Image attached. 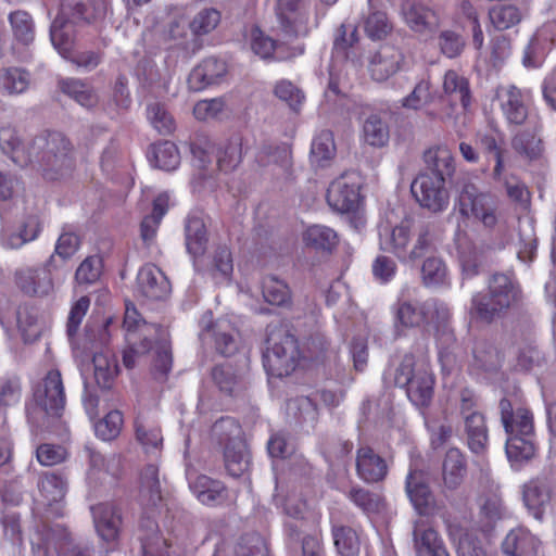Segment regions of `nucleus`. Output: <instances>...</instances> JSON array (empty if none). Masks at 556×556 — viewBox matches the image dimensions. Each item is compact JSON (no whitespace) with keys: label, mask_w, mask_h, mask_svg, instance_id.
<instances>
[{"label":"nucleus","mask_w":556,"mask_h":556,"mask_svg":"<svg viewBox=\"0 0 556 556\" xmlns=\"http://www.w3.org/2000/svg\"><path fill=\"white\" fill-rule=\"evenodd\" d=\"M38 488L48 504L58 503L65 496L67 480L56 472H47L41 476Z\"/></svg>","instance_id":"obj_51"},{"label":"nucleus","mask_w":556,"mask_h":556,"mask_svg":"<svg viewBox=\"0 0 556 556\" xmlns=\"http://www.w3.org/2000/svg\"><path fill=\"white\" fill-rule=\"evenodd\" d=\"M357 476L367 483L382 481L388 475L386 460L369 446H361L356 452Z\"/></svg>","instance_id":"obj_22"},{"label":"nucleus","mask_w":556,"mask_h":556,"mask_svg":"<svg viewBox=\"0 0 556 556\" xmlns=\"http://www.w3.org/2000/svg\"><path fill=\"white\" fill-rule=\"evenodd\" d=\"M186 247L188 252L195 256L203 255L207 245L205 224L198 216H189L185 226Z\"/></svg>","instance_id":"obj_39"},{"label":"nucleus","mask_w":556,"mask_h":556,"mask_svg":"<svg viewBox=\"0 0 556 556\" xmlns=\"http://www.w3.org/2000/svg\"><path fill=\"white\" fill-rule=\"evenodd\" d=\"M456 556H489L482 540L472 531H460L458 536L451 533Z\"/></svg>","instance_id":"obj_55"},{"label":"nucleus","mask_w":556,"mask_h":556,"mask_svg":"<svg viewBox=\"0 0 556 556\" xmlns=\"http://www.w3.org/2000/svg\"><path fill=\"white\" fill-rule=\"evenodd\" d=\"M167 208L168 197L166 194L156 197L153 201L152 213L147 215L140 224V237L146 244H150L154 240L159 225Z\"/></svg>","instance_id":"obj_43"},{"label":"nucleus","mask_w":556,"mask_h":556,"mask_svg":"<svg viewBox=\"0 0 556 556\" xmlns=\"http://www.w3.org/2000/svg\"><path fill=\"white\" fill-rule=\"evenodd\" d=\"M243 159V137L233 134L218 143L216 148V163L219 170L230 173L235 170Z\"/></svg>","instance_id":"obj_28"},{"label":"nucleus","mask_w":556,"mask_h":556,"mask_svg":"<svg viewBox=\"0 0 556 556\" xmlns=\"http://www.w3.org/2000/svg\"><path fill=\"white\" fill-rule=\"evenodd\" d=\"M498 489V485L491 481L477 500L479 509L478 521L481 530L484 532L492 530L496 522L502 520L506 514Z\"/></svg>","instance_id":"obj_13"},{"label":"nucleus","mask_w":556,"mask_h":556,"mask_svg":"<svg viewBox=\"0 0 556 556\" xmlns=\"http://www.w3.org/2000/svg\"><path fill=\"white\" fill-rule=\"evenodd\" d=\"M501 420L508 437L533 434L532 414L523 407H514L508 399L500 401Z\"/></svg>","instance_id":"obj_20"},{"label":"nucleus","mask_w":556,"mask_h":556,"mask_svg":"<svg viewBox=\"0 0 556 556\" xmlns=\"http://www.w3.org/2000/svg\"><path fill=\"white\" fill-rule=\"evenodd\" d=\"M139 498L146 507H154L162 500L159 468L155 465H147L140 473Z\"/></svg>","instance_id":"obj_34"},{"label":"nucleus","mask_w":556,"mask_h":556,"mask_svg":"<svg viewBox=\"0 0 556 556\" xmlns=\"http://www.w3.org/2000/svg\"><path fill=\"white\" fill-rule=\"evenodd\" d=\"M394 384L406 389V394L415 406L424 408L430 405L434 378L427 366L416 364L414 355H404L395 369Z\"/></svg>","instance_id":"obj_5"},{"label":"nucleus","mask_w":556,"mask_h":556,"mask_svg":"<svg viewBox=\"0 0 556 556\" xmlns=\"http://www.w3.org/2000/svg\"><path fill=\"white\" fill-rule=\"evenodd\" d=\"M219 22L220 12L213 8H205L201 10L193 20L189 22L192 53H195L201 48L198 37L210 34L217 27Z\"/></svg>","instance_id":"obj_37"},{"label":"nucleus","mask_w":556,"mask_h":556,"mask_svg":"<svg viewBox=\"0 0 556 556\" xmlns=\"http://www.w3.org/2000/svg\"><path fill=\"white\" fill-rule=\"evenodd\" d=\"M359 189V176L356 173H345L330 184L327 201L338 212L355 211L361 202Z\"/></svg>","instance_id":"obj_8"},{"label":"nucleus","mask_w":556,"mask_h":556,"mask_svg":"<svg viewBox=\"0 0 556 556\" xmlns=\"http://www.w3.org/2000/svg\"><path fill=\"white\" fill-rule=\"evenodd\" d=\"M53 263V255L49 261L36 268H23L16 271L15 280L17 287L26 294L47 295L53 290V280L50 266Z\"/></svg>","instance_id":"obj_16"},{"label":"nucleus","mask_w":556,"mask_h":556,"mask_svg":"<svg viewBox=\"0 0 556 556\" xmlns=\"http://www.w3.org/2000/svg\"><path fill=\"white\" fill-rule=\"evenodd\" d=\"M190 488L197 498L205 505H217L227 498L225 485L204 475L198 476Z\"/></svg>","instance_id":"obj_33"},{"label":"nucleus","mask_w":556,"mask_h":556,"mask_svg":"<svg viewBox=\"0 0 556 556\" xmlns=\"http://www.w3.org/2000/svg\"><path fill=\"white\" fill-rule=\"evenodd\" d=\"M89 469L88 480L94 483H104L106 478L111 479V483L117 482L123 473L122 457L118 454L102 455L100 452L92 447H86Z\"/></svg>","instance_id":"obj_14"},{"label":"nucleus","mask_w":556,"mask_h":556,"mask_svg":"<svg viewBox=\"0 0 556 556\" xmlns=\"http://www.w3.org/2000/svg\"><path fill=\"white\" fill-rule=\"evenodd\" d=\"M138 287L142 295L150 300H163L170 292V283L165 274L155 265H144L138 273Z\"/></svg>","instance_id":"obj_21"},{"label":"nucleus","mask_w":556,"mask_h":556,"mask_svg":"<svg viewBox=\"0 0 556 556\" xmlns=\"http://www.w3.org/2000/svg\"><path fill=\"white\" fill-rule=\"evenodd\" d=\"M304 356L295 336L282 325L269 326L267 349L263 354V364L267 374L282 378L291 375Z\"/></svg>","instance_id":"obj_4"},{"label":"nucleus","mask_w":556,"mask_h":556,"mask_svg":"<svg viewBox=\"0 0 556 556\" xmlns=\"http://www.w3.org/2000/svg\"><path fill=\"white\" fill-rule=\"evenodd\" d=\"M538 539L523 528L513 529L507 533L502 552L506 556H526L536 549Z\"/></svg>","instance_id":"obj_32"},{"label":"nucleus","mask_w":556,"mask_h":556,"mask_svg":"<svg viewBox=\"0 0 556 556\" xmlns=\"http://www.w3.org/2000/svg\"><path fill=\"white\" fill-rule=\"evenodd\" d=\"M224 462L227 472L236 478L249 469L250 457L244 440L240 441V445L232 444L224 450Z\"/></svg>","instance_id":"obj_47"},{"label":"nucleus","mask_w":556,"mask_h":556,"mask_svg":"<svg viewBox=\"0 0 556 556\" xmlns=\"http://www.w3.org/2000/svg\"><path fill=\"white\" fill-rule=\"evenodd\" d=\"M336 154L333 134L330 130L320 131L312 142L311 157L314 163L324 166Z\"/></svg>","instance_id":"obj_59"},{"label":"nucleus","mask_w":556,"mask_h":556,"mask_svg":"<svg viewBox=\"0 0 556 556\" xmlns=\"http://www.w3.org/2000/svg\"><path fill=\"white\" fill-rule=\"evenodd\" d=\"M102 260L98 255L86 257L75 273V280L79 286L96 283L102 274Z\"/></svg>","instance_id":"obj_62"},{"label":"nucleus","mask_w":556,"mask_h":556,"mask_svg":"<svg viewBox=\"0 0 556 556\" xmlns=\"http://www.w3.org/2000/svg\"><path fill=\"white\" fill-rule=\"evenodd\" d=\"M497 98L501 110L510 125L525 123L528 117V106L520 89L515 86L501 87L497 89Z\"/></svg>","instance_id":"obj_24"},{"label":"nucleus","mask_w":556,"mask_h":556,"mask_svg":"<svg viewBox=\"0 0 556 556\" xmlns=\"http://www.w3.org/2000/svg\"><path fill=\"white\" fill-rule=\"evenodd\" d=\"M457 192L456 205L464 217H475L486 228L496 226L497 203L494 197L479 191L478 187L467 179L458 182Z\"/></svg>","instance_id":"obj_6"},{"label":"nucleus","mask_w":556,"mask_h":556,"mask_svg":"<svg viewBox=\"0 0 556 556\" xmlns=\"http://www.w3.org/2000/svg\"><path fill=\"white\" fill-rule=\"evenodd\" d=\"M34 399L37 406L47 415L59 417L65 406V392L61 372L50 370L36 388Z\"/></svg>","instance_id":"obj_9"},{"label":"nucleus","mask_w":556,"mask_h":556,"mask_svg":"<svg viewBox=\"0 0 556 556\" xmlns=\"http://www.w3.org/2000/svg\"><path fill=\"white\" fill-rule=\"evenodd\" d=\"M202 336L214 339L217 352L224 356H230L238 349L233 329L227 320H218L203 326Z\"/></svg>","instance_id":"obj_31"},{"label":"nucleus","mask_w":556,"mask_h":556,"mask_svg":"<svg viewBox=\"0 0 556 556\" xmlns=\"http://www.w3.org/2000/svg\"><path fill=\"white\" fill-rule=\"evenodd\" d=\"M152 162L155 167L174 170L180 163L177 147L170 141H163L152 147Z\"/></svg>","instance_id":"obj_56"},{"label":"nucleus","mask_w":556,"mask_h":556,"mask_svg":"<svg viewBox=\"0 0 556 556\" xmlns=\"http://www.w3.org/2000/svg\"><path fill=\"white\" fill-rule=\"evenodd\" d=\"M521 299L522 292L517 280L510 275L495 273L490 276L486 288L472 295L469 315L477 323L491 325L504 318Z\"/></svg>","instance_id":"obj_2"},{"label":"nucleus","mask_w":556,"mask_h":556,"mask_svg":"<svg viewBox=\"0 0 556 556\" xmlns=\"http://www.w3.org/2000/svg\"><path fill=\"white\" fill-rule=\"evenodd\" d=\"M93 18L91 0H61L60 12L50 27V38L63 58L72 55L77 26L89 24Z\"/></svg>","instance_id":"obj_3"},{"label":"nucleus","mask_w":556,"mask_h":556,"mask_svg":"<svg viewBox=\"0 0 556 556\" xmlns=\"http://www.w3.org/2000/svg\"><path fill=\"white\" fill-rule=\"evenodd\" d=\"M417 556H451L439 532L425 521H416L413 530Z\"/></svg>","instance_id":"obj_18"},{"label":"nucleus","mask_w":556,"mask_h":556,"mask_svg":"<svg viewBox=\"0 0 556 556\" xmlns=\"http://www.w3.org/2000/svg\"><path fill=\"white\" fill-rule=\"evenodd\" d=\"M445 181L429 173H421L413 180L410 191L421 207L432 213H441L447 208L450 202Z\"/></svg>","instance_id":"obj_7"},{"label":"nucleus","mask_w":556,"mask_h":556,"mask_svg":"<svg viewBox=\"0 0 556 556\" xmlns=\"http://www.w3.org/2000/svg\"><path fill=\"white\" fill-rule=\"evenodd\" d=\"M447 267L439 256H428L421 264L420 277L424 286L437 287L446 282Z\"/></svg>","instance_id":"obj_53"},{"label":"nucleus","mask_w":556,"mask_h":556,"mask_svg":"<svg viewBox=\"0 0 556 556\" xmlns=\"http://www.w3.org/2000/svg\"><path fill=\"white\" fill-rule=\"evenodd\" d=\"M236 556H267L268 548L264 538L256 533H247L241 536L235 548Z\"/></svg>","instance_id":"obj_63"},{"label":"nucleus","mask_w":556,"mask_h":556,"mask_svg":"<svg viewBox=\"0 0 556 556\" xmlns=\"http://www.w3.org/2000/svg\"><path fill=\"white\" fill-rule=\"evenodd\" d=\"M226 63L216 58H207L197 65L188 77L190 89L200 91L217 84L226 74Z\"/></svg>","instance_id":"obj_25"},{"label":"nucleus","mask_w":556,"mask_h":556,"mask_svg":"<svg viewBox=\"0 0 556 556\" xmlns=\"http://www.w3.org/2000/svg\"><path fill=\"white\" fill-rule=\"evenodd\" d=\"M148 118L161 135H169L175 130V121L164 104L151 103L148 109Z\"/></svg>","instance_id":"obj_64"},{"label":"nucleus","mask_w":556,"mask_h":556,"mask_svg":"<svg viewBox=\"0 0 556 556\" xmlns=\"http://www.w3.org/2000/svg\"><path fill=\"white\" fill-rule=\"evenodd\" d=\"M427 172L433 177L451 178L455 172L454 156L447 147H434L424 153Z\"/></svg>","instance_id":"obj_29"},{"label":"nucleus","mask_w":556,"mask_h":556,"mask_svg":"<svg viewBox=\"0 0 556 556\" xmlns=\"http://www.w3.org/2000/svg\"><path fill=\"white\" fill-rule=\"evenodd\" d=\"M396 321L406 328L418 327L425 321L424 302L413 304L406 300H400L395 305Z\"/></svg>","instance_id":"obj_57"},{"label":"nucleus","mask_w":556,"mask_h":556,"mask_svg":"<svg viewBox=\"0 0 556 556\" xmlns=\"http://www.w3.org/2000/svg\"><path fill=\"white\" fill-rule=\"evenodd\" d=\"M401 14L415 33H432L440 26L437 11L418 0H404L401 3Z\"/></svg>","instance_id":"obj_15"},{"label":"nucleus","mask_w":556,"mask_h":556,"mask_svg":"<svg viewBox=\"0 0 556 556\" xmlns=\"http://www.w3.org/2000/svg\"><path fill=\"white\" fill-rule=\"evenodd\" d=\"M211 440L224 450L232 444L240 445L242 429L235 418L222 417L212 426Z\"/></svg>","instance_id":"obj_36"},{"label":"nucleus","mask_w":556,"mask_h":556,"mask_svg":"<svg viewBox=\"0 0 556 556\" xmlns=\"http://www.w3.org/2000/svg\"><path fill=\"white\" fill-rule=\"evenodd\" d=\"M96 383L102 389H110L118 372L115 357L108 351L97 352L92 358Z\"/></svg>","instance_id":"obj_40"},{"label":"nucleus","mask_w":556,"mask_h":556,"mask_svg":"<svg viewBox=\"0 0 556 556\" xmlns=\"http://www.w3.org/2000/svg\"><path fill=\"white\" fill-rule=\"evenodd\" d=\"M410 241V229L408 224L401 223L390 228L384 226L379 231L380 249L394 254L401 261H406L407 247Z\"/></svg>","instance_id":"obj_26"},{"label":"nucleus","mask_w":556,"mask_h":556,"mask_svg":"<svg viewBox=\"0 0 556 556\" xmlns=\"http://www.w3.org/2000/svg\"><path fill=\"white\" fill-rule=\"evenodd\" d=\"M70 541V534L61 525L50 526L40 520L30 538L34 556H49L52 551L61 553Z\"/></svg>","instance_id":"obj_11"},{"label":"nucleus","mask_w":556,"mask_h":556,"mask_svg":"<svg viewBox=\"0 0 556 556\" xmlns=\"http://www.w3.org/2000/svg\"><path fill=\"white\" fill-rule=\"evenodd\" d=\"M435 250L432 226L424 224L419 227L413 248L406 252V261L416 262Z\"/></svg>","instance_id":"obj_60"},{"label":"nucleus","mask_w":556,"mask_h":556,"mask_svg":"<svg viewBox=\"0 0 556 556\" xmlns=\"http://www.w3.org/2000/svg\"><path fill=\"white\" fill-rule=\"evenodd\" d=\"M303 241L315 250L331 251L339 242L337 232L323 225L309 226L303 233Z\"/></svg>","instance_id":"obj_46"},{"label":"nucleus","mask_w":556,"mask_h":556,"mask_svg":"<svg viewBox=\"0 0 556 556\" xmlns=\"http://www.w3.org/2000/svg\"><path fill=\"white\" fill-rule=\"evenodd\" d=\"M506 454L511 462L531 459L535 454L533 434L508 437L506 441Z\"/></svg>","instance_id":"obj_54"},{"label":"nucleus","mask_w":556,"mask_h":556,"mask_svg":"<svg viewBox=\"0 0 556 556\" xmlns=\"http://www.w3.org/2000/svg\"><path fill=\"white\" fill-rule=\"evenodd\" d=\"M262 292L264 300L270 305L285 307L291 303L289 286L276 276L269 275L264 277Z\"/></svg>","instance_id":"obj_45"},{"label":"nucleus","mask_w":556,"mask_h":556,"mask_svg":"<svg viewBox=\"0 0 556 556\" xmlns=\"http://www.w3.org/2000/svg\"><path fill=\"white\" fill-rule=\"evenodd\" d=\"M136 439L147 452L159 450L163 442L160 427L153 421L138 417L135 421Z\"/></svg>","instance_id":"obj_50"},{"label":"nucleus","mask_w":556,"mask_h":556,"mask_svg":"<svg viewBox=\"0 0 556 556\" xmlns=\"http://www.w3.org/2000/svg\"><path fill=\"white\" fill-rule=\"evenodd\" d=\"M332 536L339 556L359 555V539L354 529L348 526H333Z\"/></svg>","instance_id":"obj_52"},{"label":"nucleus","mask_w":556,"mask_h":556,"mask_svg":"<svg viewBox=\"0 0 556 556\" xmlns=\"http://www.w3.org/2000/svg\"><path fill=\"white\" fill-rule=\"evenodd\" d=\"M276 14L286 35L299 37L309 33L308 14L301 0H277Z\"/></svg>","instance_id":"obj_12"},{"label":"nucleus","mask_w":556,"mask_h":556,"mask_svg":"<svg viewBox=\"0 0 556 556\" xmlns=\"http://www.w3.org/2000/svg\"><path fill=\"white\" fill-rule=\"evenodd\" d=\"M405 492L413 507L420 516L431 515L435 509V497L429 486L428 475L410 468L405 480Z\"/></svg>","instance_id":"obj_10"},{"label":"nucleus","mask_w":556,"mask_h":556,"mask_svg":"<svg viewBox=\"0 0 556 556\" xmlns=\"http://www.w3.org/2000/svg\"><path fill=\"white\" fill-rule=\"evenodd\" d=\"M92 515L99 535L108 542L115 540L122 523L118 509L111 504L102 503L92 507Z\"/></svg>","instance_id":"obj_27"},{"label":"nucleus","mask_w":556,"mask_h":556,"mask_svg":"<svg viewBox=\"0 0 556 556\" xmlns=\"http://www.w3.org/2000/svg\"><path fill=\"white\" fill-rule=\"evenodd\" d=\"M443 92L451 101H459L464 109L468 108L471 100L469 81L456 71L450 70L443 78Z\"/></svg>","instance_id":"obj_42"},{"label":"nucleus","mask_w":556,"mask_h":556,"mask_svg":"<svg viewBox=\"0 0 556 556\" xmlns=\"http://www.w3.org/2000/svg\"><path fill=\"white\" fill-rule=\"evenodd\" d=\"M489 18L493 27L502 31L518 25L522 12L514 4H497L489 10Z\"/></svg>","instance_id":"obj_49"},{"label":"nucleus","mask_w":556,"mask_h":556,"mask_svg":"<svg viewBox=\"0 0 556 556\" xmlns=\"http://www.w3.org/2000/svg\"><path fill=\"white\" fill-rule=\"evenodd\" d=\"M9 22L14 38L13 50L16 45L27 47L34 41L35 25L31 16L26 11L17 10L10 13Z\"/></svg>","instance_id":"obj_38"},{"label":"nucleus","mask_w":556,"mask_h":556,"mask_svg":"<svg viewBox=\"0 0 556 556\" xmlns=\"http://www.w3.org/2000/svg\"><path fill=\"white\" fill-rule=\"evenodd\" d=\"M0 148L20 167L36 165L48 180L63 177L74 166V147L59 131L41 132L24 142L14 127L3 126L0 128Z\"/></svg>","instance_id":"obj_1"},{"label":"nucleus","mask_w":556,"mask_h":556,"mask_svg":"<svg viewBox=\"0 0 556 556\" xmlns=\"http://www.w3.org/2000/svg\"><path fill=\"white\" fill-rule=\"evenodd\" d=\"M467 473V464L464 454L456 447L450 448L442 464V479L444 486L456 490L463 483Z\"/></svg>","instance_id":"obj_30"},{"label":"nucleus","mask_w":556,"mask_h":556,"mask_svg":"<svg viewBox=\"0 0 556 556\" xmlns=\"http://www.w3.org/2000/svg\"><path fill=\"white\" fill-rule=\"evenodd\" d=\"M403 53L392 45L381 46L369 59L368 70L376 81H386L397 73L403 64Z\"/></svg>","instance_id":"obj_17"},{"label":"nucleus","mask_w":556,"mask_h":556,"mask_svg":"<svg viewBox=\"0 0 556 556\" xmlns=\"http://www.w3.org/2000/svg\"><path fill=\"white\" fill-rule=\"evenodd\" d=\"M425 321L422 323L432 328L438 340L448 343L453 340V330L450 326L451 312L445 303L430 298L424 301Z\"/></svg>","instance_id":"obj_19"},{"label":"nucleus","mask_w":556,"mask_h":556,"mask_svg":"<svg viewBox=\"0 0 556 556\" xmlns=\"http://www.w3.org/2000/svg\"><path fill=\"white\" fill-rule=\"evenodd\" d=\"M61 90L73 98L80 105L86 108H92L97 103V97L92 89L79 79H64L60 81Z\"/></svg>","instance_id":"obj_58"},{"label":"nucleus","mask_w":556,"mask_h":556,"mask_svg":"<svg viewBox=\"0 0 556 556\" xmlns=\"http://www.w3.org/2000/svg\"><path fill=\"white\" fill-rule=\"evenodd\" d=\"M349 500L366 515L379 514L384 509L386 502L381 494L361 485H353L346 493Z\"/></svg>","instance_id":"obj_41"},{"label":"nucleus","mask_w":556,"mask_h":556,"mask_svg":"<svg viewBox=\"0 0 556 556\" xmlns=\"http://www.w3.org/2000/svg\"><path fill=\"white\" fill-rule=\"evenodd\" d=\"M173 366L170 344L165 340L156 343L152 362V375L154 379L164 381Z\"/></svg>","instance_id":"obj_61"},{"label":"nucleus","mask_w":556,"mask_h":556,"mask_svg":"<svg viewBox=\"0 0 556 556\" xmlns=\"http://www.w3.org/2000/svg\"><path fill=\"white\" fill-rule=\"evenodd\" d=\"M464 431L471 452L482 454L488 446L489 435L484 415L478 414L463 419Z\"/></svg>","instance_id":"obj_35"},{"label":"nucleus","mask_w":556,"mask_h":556,"mask_svg":"<svg viewBox=\"0 0 556 556\" xmlns=\"http://www.w3.org/2000/svg\"><path fill=\"white\" fill-rule=\"evenodd\" d=\"M29 86V74L20 67L0 70V93L15 96L23 93Z\"/></svg>","instance_id":"obj_44"},{"label":"nucleus","mask_w":556,"mask_h":556,"mask_svg":"<svg viewBox=\"0 0 556 556\" xmlns=\"http://www.w3.org/2000/svg\"><path fill=\"white\" fill-rule=\"evenodd\" d=\"M552 497V485L546 478H536L523 486V502L538 520H542Z\"/></svg>","instance_id":"obj_23"},{"label":"nucleus","mask_w":556,"mask_h":556,"mask_svg":"<svg viewBox=\"0 0 556 556\" xmlns=\"http://www.w3.org/2000/svg\"><path fill=\"white\" fill-rule=\"evenodd\" d=\"M389 137V126L378 114H370L364 121L363 139L367 144L375 148L384 147Z\"/></svg>","instance_id":"obj_48"}]
</instances>
